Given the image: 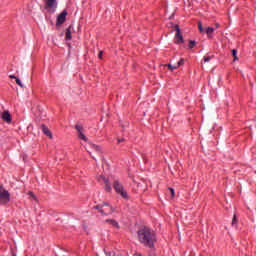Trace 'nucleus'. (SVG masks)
<instances>
[{
	"label": "nucleus",
	"mask_w": 256,
	"mask_h": 256,
	"mask_svg": "<svg viewBox=\"0 0 256 256\" xmlns=\"http://www.w3.org/2000/svg\"><path fill=\"white\" fill-rule=\"evenodd\" d=\"M98 181L101 183L102 181L105 184V191L107 193H111V181L113 182V188L116 191V193L122 197V199H129V194L127 193V190L123 187V184L119 182V180L113 178V176H110L106 178L105 176H99Z\"/></svg>",
	"instance_id": "nucleus-1"
},
{
	"label": "nucleus",
	"mask_w": 256,
	"mask_h": 256,
	"mask_svg": "<svg viewBox=\"0 0 256 256\" xmlns=\"http://www.w3.org/2000/svg\"><path fill=\"white\" fill-rule=\"evenodd\" d=\"M138 241L144 245V247H153L155 241H157V236H155V231L151 230L149 227H143L138 230Z\"/></svg>",
	"instance_id": "nucleus-2"
},
{
	"label": "nucleus",
	"mask_w": 256,
	"mask_h": 256,
	"mask_svg": "<svg viewBox=\"0 0 256 256\" xmlns=\"http://www.w3.org/2000/svg\"><path fill=\"white\" fill-rule=\"evenodd\" d=\"M11 201V194L2 185H0V203L1 205H7Z\"/></svg>",
	"instance_id": "nucleus-3"
},
{
	"label": "nucleus",
	"mask_w": 256,
	"mask_h": 256,
	"mask_svg": "<svg viewBox=\"0 0 256 256\" xmlns=\"http://www.w3.org/2000/svg\"><path fill=\"white\" fill-rule=\"evenodd\" d=\"M94 208H96L101 215H111L113 211V207L109 206L107 203L96 205Z\"/></svg>",
	"instance_id": "nucleus-4"
},
{
	"label": "nucleus",
	"mask_w": 256,
	"mask_h": 256,
	"mask_svg": "<svg viewBox=\"0 0 256 256\" xmlns=\"http://www.w3.org/2000/svg\"><path fill=\"white\" fill-rule=\"evenodd\" d=\"M175 29H176L175 44L182 45V43H185V40L183 39V35H181V29L179 28V25H175Z\"/></svg>",
	"instance_id": "nucleus-5"
},
{
	"label": "nucleus",
	"mask_w": 256,
	"mask_h": 256,
	"mask_svg": "<svg viewBox=\"0 0 256 256\" xmlns=\"http://www.w3.org/2000/svg\"><path fill=\"white\" fill-rule=\"evenodd\" d=\"M45 9L54 13L55 9H57V0H45Z\"/></svg>",
	"instance_id": "nucleus-6"
},
{
	"label": "nucleus",
	"mask_w": 256,
	"mask_h": 256,
	"mask_svg": "<svg viewBox=\"0 0 256 256\" xmlns=\"http://www.w3.org/2000/svg\"><path fill=\"white\" fill-rule=\"evenodd\" d=\"M66 19H67V10H64L57 17V25H63V23H65Z\"/></svg>",
	"instance_id": "nucleus-7"
},
{
	"label": "nucleus",
	"mask_w": 256,
	"mask_h": 256,
	"mask_svg": "<svg viewBox=\"0 0 256 256\" xmlns=\"http://www.w3.org/2000/svg\"><path fill=\"white\" fill-rule=\"evenodd\" d=\"M75 129L78 132L79 139H82V141H89V139L85 137V134H83V127H81V125H76Z\"/></svg>",
	"instance_id": "nucleus-8"
},
{
	"label": "nucleus",
	"mask_w": 256,
	"mask_h": 256,
	"mask_svg": "<svg viewBox=\"0 0 256 256\" xmlns=\"http://www.w3.org/2000/svg\"><path fill=\"white\" fill-rule=\"evenodd\" d=\"M1 117L6 123H11L12 121L11 113H9L7 110L2 113Z\"/></svg>",
	"instance_id": "nucleus-9"
},
{
	"label": "nucleus",
	"mask_w": 256,
	"mask_h": 256,
	"mask_svg": "<svg viewBox=\"0 0 256 256\" xmlns=\"http://www.w3.org/2000/svg\"><path fill=\"white\" fill-rule=\"evenodd\" d=\"M41 129H42V132L44 133V135H46V137H49L50 139L53 138V134H51V131L49 130V128L47 126L42 124Z\"/></svg>",
	"instance_id": "nucleus-10"
},
{
	"label": "nucleus",
	"mask_w": 256,
	"mask_h": 256,
	"mask_svg": "<svg viewBox=\"0 0 256 256\" xmlns=\"http://www.w3.org/2000/svg\"><path fill=\"white\" fill-rule=\"evenodd\" d=\"M205 33H206L207 37H209L211 39V37H213V33H215V28L207 27L205 29Z\"/></svg>",
	"instance_id": "nucleus-11"
},
{
	"label": "nucleus",
	"mask_w": 256,
	"mask_h": 256,
	"mask_svg": "<svg viewBox=\"0 0 256 256\" xmlns=\"http://www.w3.org/2000/svg\"><path fill=\"white\" fill-rule=\"evenodd\" d=\"M105 222L114 227V229H119V223L117 221L108 219Z\"/></svg>",
	"instance_id": "nucleus-12"
},
{
	"label": "nucleus",
	"mask_w": 256,
	"mask_h": 256,
	"mask_svg": "<svg viewBox=\"0 0 256 256\" xmlns=\"http://www.w3.org/2000/svg\"><path fill=\"white\" fill-rule=\"evenodd\" d=\"M65 38H66V41H71V39H73V36L71 35V26L66 29Z\"/></svg>",
	"instance_id": "nucleus-13"
},
{
	"label": "nucleus",
	"mask_w": 256,
	"mask_h": 256,
	"mask_svg": "<svg viewBox=\"0 0 256 256\" xmlns=\"http://www.w3.org/2000/svg\"><path fill=\"white\" fill-rule=\"evenodd\" d=\"M166 67H168L170 71H175V69H179V66H177V64H168L166 65Z\"/></svg>",
	"instance_id": "nucleus-14"
},
{
	"label": "nucleus",
	"mask_w": 256,
	"mask_h": 256,
	"mask_svg": "<svg viewBox=\"0 0 256 256\" xmlns=\"http://www.w3.org/2000/svg\"><path fill=\"white\" fill-rule=\"evenodd\" d=\"M195 45H197V42L195 40H190L188 49H193V47H195Z\"/></svg>",
	"instance_id": "nucleus-15"
},
{
	"label": "nucleus",
	"mask_w": 256,
	"mask_h": 256,
	"mask_svg": "<svg viewBox=\"0 0 256 256\" xmlns=\"http://www.w3.org/2000/svg\"><path fill=\"white\" fill-rule=\"evenodd\" d=\"M91 147H92V149H93L94 151H97V153H100V152H101V148H100L99 146H97V145H95V144H92Z\"/></svg>",
	"instance_id": "nucleus-16"
},
{
	"label": "nucleus",
	"mask_w": 256,
	"mask_h": 256,
	"mask_svg": "<svg viewBox=\"0 0 256 256\" xmlns=\"http://www.w3.org/2000/svg\"><path fill=\"white\" fill-rule=\"evenodd\" d=\"M176 65H177V67H181V66L185 65V59L181 58L180 61H178V63Z\"/></svg>",
	"instance_id": "nucleus-17"
},
{
	"label": "nucleus",
	"mask_w": 256,
	"mask_h": 256,
	"mask_svg": "<svg viewBox=\"0 0 256 256\" xmlns=\"http://www.w3.org/2000/svg\"><path fill=\"white\" fill-rule=\"evenodd\" d=\"M198 29L200 33H203L205 31V29H203V24H201V22L198 23Z\"/></svg>",
	"instance_id": "nucleus-18"
},
{
	"label": "nucleus",
	"mask_w": 256,
	"mask_h": 256,
	"mask_svg": "<svg viewBox=\"0 0 256 256\" xmlns=\"http://www.w3.org/2000/svg\"><path fill=\"white\" fill-rule=\"evenodd\" d=\"M232 55H233V57H234V61H237V50L236 49H233L232 50Z\"/></svg>",
	"instance_id": "nucleus-19"
},
{
	"label": "nucleus",
	"mask_w": 256,
	"mask_h": 256,
	"mask_svg": "<svg viewBox=\"0 0 256 256\" xmlns=\"http://www.w3.org/2000/svg\"><path fill=\"white\" fill-rule=\"evenodd\" d=\"M16 83L19 85V87H21L23 89V83L21 82V80L19 78H16Z\"/></svg>",
	"instance_id": "nucleus-20"
},
{
	"label": "nucleus",
	"mask_w": 256,
	"mask_h": 256,
	"mask_svg": "<svg viewBox=\"0 0 256 256\" xmlns=\"http://www.w3.org/2000/svg\"><path fill=\"white\" fill-rule=\"evenodd\" d=\"M28 195H30V199H34L35 201L37 200V197L35 194H33V192H28Z\"/></svg>",
	"instance_id": "nucleus-21"
},
{
	"label": "nucleus",
	"mask_w": 256,
	"mask_h": 256,
	"mask_svg": "<svg viewBox=\"0 0 256 256\" xmlns=\"http://www.w3.org/2000/svg\"><path fill=\"white\" fill-rule=\"evenodd\" d=\"M232 225H237V216L236 215L233 216Z\"/></svg>",
	"instance_id": "nucleus-22"
},
{
	"label": "nucleus",
	"mask_w": 256,
	"mask_h": 256,
	"mask_svg": "<svg viewBox=\"0 0 256 256\" xmlns=\"http://www.w3.org/2000/svg\"><path fill=\"white\" fill-rule=\"evenodd\" d=\"M204 61H205V63H209V61H211V57L210 56H205Z\"/></svg>",
	"instance_id": "nucleus-23"
},
{
	"label": "nucleus",
	"mask_w": 256,
	"mask_h": 256,
	"mask_svg": "<svg viewBox=\"0 0 256 256\" xmlns=\"http://www.w3.org/2000/svg\"><path fill=\"white\" fill-rule=\"evenodd\" d=\"M169 191L171 193V197H175V190L173 188H169Z\"/></svg>",
	"instance_id": "nucleus-24"
},
{
	"label": "nucleus",
	"mask_w": 256,
	"mask_h": 256,
	"mask_svg": "<svg viewBox=\"0 0 256 256\" xmlns=\"http://www.w3.org/2000/svg\"><path fill=\"white\" fill-rule=\"evenodd\" d=\"M102 56H103V51H100L98 54L99 59H101Z\"/></svg>",
	"instance_id": "nucleus-25"
},
{
	"label": "nucleus",
	"mask_w": 256,
	"mask_h": 256,
	"mask_svg": "<svg viewBox=\"0 0 256 256\" xmlns=\"http://www.w3.org/2000/svg\"><path fill=\"white\" fill-rule=\"evenodd\" d=\"M123 141H125V139H123V138H118V143H123Z\"/></svg>",
	"instance_id": "nucleus-26"
},
{
	"label": "nucleus",
	"mask_w": 256,
	"mask_h": 256,
	"mask_svg": "<svg viewBox=\"0 0 256 256\" xmlns=\"http://www.w3.org/2000/svg\"><path fill=\"white\" fill-rule=\"evenodd\" d=\"M9 77H10V79H16L17 80L15 75H10Z\"/></svg>",
	"instance_id": "nucleus-27"
},
{
	"label": "nucleus",
	"mask_w": 256,
	"mask_h": 256,
	"mask_svg": "<svg viewBox=\"0 0 256 256\" xmlns=\"http://www.w3.org/2000/svg\"><path fill=\"white\" fill-rule=\"evenodd\" d=\"M219 28V24H216V29Z\"/></svg>",
	"instance_id": "nucleus-28"
},
{
	"label": "nucleus",
	"mask_w": 256,
	"mask_h": 256,
	"mask_svg": "<svg viewBox=\"0 0 256 256\" xmlns=\"http://www.w3.org/2000/svg\"><path fill=\"white\" fill-rule=\"evenodd\" d=\"M88 153L91 155V152H90V151H88Z\"/></svg>",
	"instance_id": "nucleus-29"
},
{
	"label": "nucleus",
	"mask_w": 256,
	"mask_h": 256,
	"mask_svg": "<svg viewBox=\"0 0 256 256\" xmlns=\"http://www.w3.org/2000/svg\"><path fill=\"white\" fill-rule=\"evenodd\" d=\"M88 153L91 155V152H90V151H88Z\"/></svg>",
	"instance_id": "nucleus-30"
}]
</instances>
